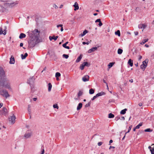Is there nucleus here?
Returning <instances> with one entry per match:
<instances>
[{"mask_svg":"<svg viewBox=\"0 0 154 154\" xmlns=\"http://www.w3.org/2000/svg\"><path fill=\"white\" fill-rule=\"evenodd\" d=\"M0 94L6 98L10 96L8 91L6 90H0Z\"/></svg>","mask_w":154,"mask_h":154,"instance_id":"1","label":"nucleus"},{"mask_svg":"<svg viewBox=\"0 0 154 154\" xmlns=\"http://www.w3.org/2000/svg\"><path fill=\"white\" fill-rule=\"evenodd\" d=\"M29 47L32 48L35 46L36 44V41L35 40H30L28 42Z\"/></svg>","mask_w":154,"mask_h":154,"instance_id":"2","label":"nucleus"},{"mask_svg":"<svg viewBox=\"0 0 154 154\" xmlns=\"http://www.w3.org/2000/svg\"><path fill=\"white\" fill-rule=\"evenodd\" d=\"M34 80L35 78L33 77H32L29 78L27 81V83L30 85L31 90H32V88H33V84L34 83Z\"/></svg>","mask_w":154,"mask_h":154,"instance_id":"3","label":"nucleus"},{"mask_svg":"<svg viewBox=\"0 0 154 154\" xmlns=\"http://www.w3.org/2000/svg\"><path fill=\"white\" fill-rule=\"evenodd\" d=\"M4 82V86L6 88L8 89H11V88L10 87V83L9 82L8 80L5 79V81Z\"/></svg>","mask_w":154,"mask_h":154,"instance_id":"4","label":"nucleus"},{"mask_svg":"<svg viewBox=\"0 0 154 154\" xmlns=\"http://www.w3.org/2000/svg\"><path fill=\"white\" fill-rule=\"evenodd\" d=\"M16 118L14 115L12 116H11L9 118V121L10 123L12 124H14L15 122V120Z\"/></svg>","mask_w":154,"mask_h":154,"instance_id":"5","label":"nucleus"},{"mask_svg":"<svg viewBox=\"0 0 154 154\" xmlns=\"http://www.w3.org/2000/svg\"><path fill=\"white\" fill-rule=\"evenodd\" d=\"M32 134L31 132H27L24 135V137L26 139H27L30 138Z\"/></svg>","mask_w":154,"mask_h":154,"instance_id":"6","label":"nucleus"},{"mask_svg":"<svg viewBox=\"0 0 154 154\" xmlns=\"http://www.w3.org/2000/svg\"><path fill=\"white\" fill-rule=\"evenodd\" d=\"M148 62V60L147 59H146L144 61H143V64L141 65L140 67H143L142 66H143V67H146L147 66Z\"/></svg>","mask_w":154,"mask_h":154,"instance_id":"7","label":"nucleus"},{"mask_svg":"<svg viewBox=\"0 0 154 154\" xmlns=\"http://www.w3.org/2000/svg\"><path fill=\"white\" fill-rule=\"evenodd\" d=\"M90 64L87 62H85L82 64L80 67H84L85 66L89 67Z\"/></svg>","mask_w":154,"mask_h":154,"instance_id":"8","label":"nucleus"},{"mask_svg":"<svg viewBox=\"0 0 154 154\" xmlns=\"http://www.w3.org/2000/svg\"><path fill=\"white\" fill-rule=\"evenodd\" d=\"M5 75V72L3 68H0V76L1 77H4Z\"/></svg>","mask_w":154,"mask_h":154,"instance_id":"9","label":"nucleus"},{"mask_svg":"<svg viewBox=\"0 0 154 154\" xmlns=\"http://www.w3.org/2000/svg\"><path fill=\"white\" fill-rule=\"evenodd\" d=\"M89 79V76L87 75L84 76L82 78V80L83 81L85 82L88 81Z\"/></svg>","mask_w":154,"mask_h":154,"instance_id":"10","label":"nucleus"},{"mask_svg":"<svg viewBox=\"0 0 154 154\" xmlns=\"http://www.w3.org/2000/svg\"><path fill=\"white\" fill-rule=\"evenodd\" d=\"M58 37V36H56L55 37V36L53 35V36H50L49 37V39L50 41H51L52 39H54V41H56Z\"/></svg>","mask_w":154,"mask_h":154,"instance_id":"11","label":"nucleus"},{"mask_svg":"<svg viewBox=\"0 0 154 154\" xmlns=\"http://www.w3.org/2000/svg\"><path fill=\"white\" fill-rule=\"evenodd\" d=\"M97 49V47H93L90 49L88 51V53H91L92 52L96 50Z\"/></svg>","mask_w":154,"mask_h":154,"instance_id":"12","label":"nucleus"},{"mask_svg":"<svg viewBox=\"0 0 154 154\" xmlns=\"http://www.w3.org/2000/svg\"><path fill=\"white\" fill-rule=\"evenodd\" d=\"M73 7L75 8L74 9V11H76L77 10L79 9V6L78 4L76 2L75 3L74 5H73Z\"/></svg>","mask_w":154,"mask_h":154,"instance_id":"13","label":"nucleus"},{"mask_svg":"<svg viewBox=\"0 0 154 154\" xmlns=\"http://www.w3.org/2000/svg\"><path fill=\"white\" fill-rule=\"evenodd\" d=\"M95 23L99 22V23L98 24V25L100 26H102L103 25V23L101 22V20L100 19H97V20H96L95 21Z\"/></svg>","mask_w":154,"mask_h":154,"instance_id":"14","label":"nucleus"},{"mask_svg":"<svg viewBox=\"0 0 154 154\" xmlns=\"http://www.w3.org/2000/svg\"><path fill=\"white\" fill-rule=\"evenodd\" d=\"M10 63L11 64H14L15 63L14 58V57H12V56L10 58Z\"/></svg>","mask_w":154,"mask_h":154,"instance_id":"15","label":"nucleus"},{"mask_svg":"<svg viewBox=\"0 0 154 154\" xmlns=\"http://www.w3.org/2000/svg\"><path fill=\"white\" fill-rule=\"evenodd\" d=\"M128 64H129L130 66H132L133 65V61L131 59H129L128 62Z\"/></svg>","mask_w":154,"mask_h":154,"instance_id":"16","label":"nucleus"},{"mask_svg":"<svg viewBox=\"0 0 154 154\" xmlns=\"http://www.w3.org/2000/svg\"><path fill=\"white\" fill-rule=\"evenodd\" d=\"M68 43V42H66L65 43L63 44L62 46L63 47L65 48L69 49H70V48L68 46H67L66 45Z\"/></svg>","mask_w":154,"mask_h":154,"instance_id":"17","label":"nucleus"},{"mask_svg":"<svg viewBox=\"0 0 154 154\" xmlns=\"http://www.w3.org/2000/svg\"><path fill=\"white\" fill-rule=\"evenodd\" d=\"M82 54H80V56L77 58L76 60V62L77 63L79 62L81 60L82 58Z\"/></svg>","mask_w":154,"mask_h":154,"instance_id":"18","label":"nucleus"},{"mask_svg":"<svg viewBox=\"0 0 154 154\" xmlns=\"http://www.w3.org/2000/svg\"><path fill=\"white\" fill-rule=\"evenodd\" d=\"M26 35L23 33H21L20 34L19 38L20 39H22L23 38H25L26 37Z\"/></svg>","mask_w":154,"mask_h":154,"instance_id":"19","label":"nucleus"},{"mask_svg":"<svg viewBox=\"0 0 154 154\" xmlns=\"http://www.w3.org/2000/svg\"><path fill=\"white\" fill-rule=\"evenodd\" d=\"M28 56V54L27 53L25 54L24 55L23 54H21V58L22 59H24L26 58L27 56Z\"/></svg>","mask_w":154,"mask_h":154,"instance_id":"20","label":"nucleus"},{"mask_svg":"<svg viewBox=\"0 0 154 154\" xmlns=\"http://www.w3.org/2000/svg\"><path fill=\"white\" fill-rule=\"evenodd\" d=\"M82 103H79V104L77 108V110H80L82 107Z\"/></svg>","mask_w":154,"mask_h":154,"instance_id":"21","label":"nucleus"},{"mask_svg":"<svg viewBox=\"0 0 154 154\" xmlns=\"http://www.w3.org/2000/svg\"><path fill=\"white\" fill-rule=\"evenodd\" d=\"M17 4H18L17 2V1L16 2H13L11 3H6L5 4L8 5L10 6V5H14Z\"/></svg>","mask_w":154,"mask_h":154,"instance_id":"22","label":"nucleus"},{"mask_svg":"<svg viewBox=\"0 0 154 154\" xmlns=\"http://www.w3.org/2000/svg\"><path fill=\"white\" fill-rule=\"evenodd\" d=\"M105 93H104V92H101L100 93H98L96 95H97V97H98L99 96H101L102 95H105Z\"/></svg>","mask_w":154,"mask_h":154,"instance_id":"23","label":"nucleus"},{"mask_svg":"<svg viewBox=\"0 0 154 154\" xmlns=\"http://www.w3.org/2000/svg\"><path fill=\"white\" fill-rule=\"evenodd\" d=\"M148 40V38L145 39H143V41L140 42V44L141 45H143L145 43L147 42Z\"/></svg>","mask_w":154,"mask_h":154,"instance_id":"24","label":"nucleus"},{"mask_svg":"<svg viewBox=\"0 0 154 154\" xmlns=\"http://www.w3.org/2000/svg\"><path fill=\"white\" fill-rule=\"evenodd\" d=\"M127 109H124L122 110L120 112V114H125L126 113V112L127 110Z\"/></svg>","mask_w":154,"mask_h":154,"instance_id":"25","label":"nucleus"},{"mask_svg":"<svg viewBox=\"0 0 154 154\" xmlns=\"http://www.w3.org/2000/svg\"><path fill=\"white\" fill-rule=\"evenodd\" d=\"M48 91L50 92L51 91V89L52 88V85L51 84V83H49L48 84Z\"/></svg>","mask_w":154,"mask_h":154,"instance_id":"26","label":"nucleus"},{"mask_svg":"<svg viewBox=\"0 0 154 154\" xmlns=\"http://www.w3.org/2000/svg\"><path fill=\"white\" fill-rule=\"evenodd\" d=\"M28 111L29 112V114H30L31 111V106L30 105H29L28 106Z\"/></svg>","mask_w":154,"mask_h":154,"instance_id":"27","label":"nucleus"},{"mask_svg":"<svg viewBox=\"0 0 154 154\" xmlns=\"http://www.w3.org/2000/svg\"><path fill=\"white\" fill-rule=\"evenodd\" d=\"M115 34L119 36H120L121 35L120 32L119 30H118L117 31L115 32Z\"/></svg>","mask_w":154,"mask_h":154,"instance_id":"28","label":"nucleus"},{"mask_svg":"<svg viewBox=\"0 0 154 154\" xmlns=\"http://www.w3.org/2000/svg\"><path fill=\"white\" fill-rule=\"evenodd\" d=\"M115 63L113 62L110 63L108 65V66L109 67H111Z\"/></svg>","mask_w":154,"mask_h":154,"instance_id":"29","label":"nucleus"},{"mask_svg":"<svg viewBox=\"0 0 154 154\" xmlns=\"http://www.w3.org/2000/svg\"><path fill=\"white\" fill-rule=\"evenodd\" d=\"M3 111L4 113V114H6L8 112L7 109L5 107H3Z\"/></svg>","mask_w":154,"mask_h":154,"instance_id":"30","label":"nucleus"},{"mask_svg":"<svg viewBox=\"0 0 154 154\" xmlns=\"http://www.w3.org/2000/svg\"><path fill=\"white\" fill-rule=\"evenodd\" d=\"M123 52V50L120 48H119L118 50V54H121Z\"/></svg>","mask_w":154,"mask_h":154,"instance_id":"31","label":"nucleus"},{"mask_svg":"<svg viewBox=\"0 0 154 154\" xmlns=\"http://www.w3.org/2000/svg\"><path fill=\"white\" fill-rule=\"evenodd\" d=\"M94 90L93 89H90L89 93L90 94H92L94 93Z\"/></svg>","mask_w":154,"mask_h":154,"instance_id":"32","label":"nucleus"},{"mask_svg":"<svg viewBox=\"0 0 154 154\" xmlns=\"http://www.w3.org/2000/svg\"><path fill=\"white\" fill-rule=\"evenodd\" d=\"M88 31L86 30H85L83 32V33L82 34H81V35L82 36L85 35L86 34V33H88Z\"/></svg>","mask_w":154,"mask_h":154,"instance_id":"33","label":"nucleus"},{"mask_svg":"<svg viewBox=\"0 0 154 154\" xmlns=\"http://www.w3.org/2000/svg\"><path fill=\"white\" fill-rule=\"evenodd\" d=\"M114 117V115L112 114V113H110L109 114V118H113Z\"/></svg>","mask_w":154,"mask_h":154,"instance_id":"34","label":"nucleus"},{"mask_svg":"<svg viewBox=\"0 0 154 154\" xmlns=\"http://www.w3.org/2000/svg\"><path fill=\"white\" fill-rule=\"evenodd\" d=\"M142 123H140L138 125H137L136 127V128L139 129L140 127L142 125Z\"/></svg>","mask_w":154,"mask_h":154,"instance_id":"35","label":"nucleus"},{"mask_svg":"<svg viewBox=\"0 0 154 154\" xmlns=\"http://www.w3.org/2000/svg\"><path fill=\"white\" fill-rule=\"evenodd\" d=\"M4 86V82H0V88H1Z\"/></svg>","mask_w":154,"mask_h":154,"instance_id":"36","label":"nucleus"},{"mask_svg":"<svg viewBox=\"0 0 154 154\" xmlns=\"http://www.w3.org/2000/svg\"><path fill=\"white\" fill-rule=\"evenodd\" d=\"M60 74L58 72H57L55 74V77H59L60 76Z\"/></svg>","mask_w":154,"mask_h":154,"instance_id":"37","label":"nucleus"},{"mask_svg":"<svg viewBox=\"0 0 154 154\" xmlns=\"http://www.w3.org/2000/svg\"><path fill=\"white\" fill-rule=\"evenodd\" d=\"M63 57L66 59H67L69 57V55H68L64 54L63 55Z\"/></svg>","mask_w":154,"mask_h":154,"instance_id":"38","label":"nucleus"},{"mask_svg":"<svg viewBox=\"0 0 154 154\" xmlns=\"http://www.w3.org/2000/svg\"><path fill=\"white\" fill-rule=\"evenodd\" d=\"M53 107L54 108H57V109H58L59 108L58 106V105L57 104H54L53 105Z\"/></svg>","mask_w":154,"mask_h":154,"instance_id":"39","label":"nucleus"},{"mask_svg":"<svg viewBox=\"0 0 154 154\" xmlns=\"http://www.w3.org/2000/svg\"><path fill=\"white\" fill-rule=\"evenodd\" d=\"M82 92L81 91H79L78 94V97H80L82 95Z\"/></svg>","mask_w":154,"mask_h":154,"instance_id":"40","label":"nucleus"},{"mask_svg":"<svg viewBox=\"0 0 154 154\" xmlns=\"http://www.w3.org/2000/svg\"><path fill=\"white\" fill-rule=\"evenodd\" d=\"M154 147H153L150 151H151V154H154Z\"/></svg>","mask_w":154,"mask_h":154,"instance_id":"41","label":"nucleus"},{"mask_svg":"<svg viewBox=\"0 0 154 154\" xmlns=\"http://www.w3.org/2000/svg\"><path fill=\"white\" fill-rule=\"evenodd\" d=\"M144 131L145 132H151L152 131V130H151L150 128H148L145 129Z\"/></svg>","mask_w":154,"mask_h":154,"instance_id":"42","label":"nucleus"},{"mask_svg":"<svg viewBox=\"0 0 154 154\" xmlns=\"http://www.w3.org/2000/svg\"><path fill=\"white\" fill-rule=\"evenodd\" d=\"M132 127V125H131L129 126V128L128 129V131L125 133V134H126L127 133H128L130 132V131L131 130V129Z\"/></svg>","mask_w":154,"mask_h":154,"instance_id":"43","label":"nucleus"},{"mask_svg":"<svg viewBox=\"0 0 154 154\" xmlns=\"http://www.w3.org/2000/svg\"><path fill=\"white\" fill-rule=\"evenodd\" d=\"M142 28L143 29H145L147 26V25L145 24H142Z\"/></svg>","mask_w":154,"mask_h":154,"instance_id":"44","label":"nucleus"},{"mask_svg":"<svg viewBox=\"0 0 154 154\" xmlns=\"http://www.w3.org/2000/svg\"><path fill=\"white\" fill-rule=\"evenodd\" d=\"M90 103H91L90 102H89L88 103L86 104L85 106V107H88L90 106Z\"/></svg>","mask_w":154,"mask_h":154,"instance_id":"45","label":"nucleus"},{"mask_svg":"<svg viewBox=\"0 0 154 154\" xmlns=\"http://www.w3.org/2000/svg\"><path fill=\"white\" fill-rule=\"evenodd\" d=\"M142 24H140L138 25V27L139 29L142 28Z\"/></svg>","mask_w":154,"mask_h":154,"instance_id":"46","label":"nucleus"},{"mask_svg":"<svg viewBox=\"0 0 154 154\" xmlns=\"http://www.w3.org/2000/svg\"><path fill=\"white\" fill-rule=\"evenodd\" d=\"M7 31L6 29H4L3 31V33L2 34L4 35H5L6 34Z\"/></svg>","mask_w":154,"mask_h":154,"instance_id":"47","label":"nucleus"},{"mask_svg":"<svg viewBox=\"0 0 154 154\" xmlns=\"http://www.w3.org/2000/svg\"><path fill=\"white\" fill-rule=\"evenodd\" d=\"M97 97V96L96 94L95 96H94L91 99V100H94V99H95Z\"/></svg>","mask_w":154,"mask_h":154,"instance_id":"48","label":"nucleus"},{"mask_svg":"<svg viewBox=\"0 0 154 154\" xmlns=\"http://www.w3.org/2000/svg\"><path fill=\"white\" fill-rule=\"evenodd\" d=\"M90 42H82V44H83V45H85V44H87V45H88L89 43Z\"/></svg>","mask_w":154,"mask_h":154,"instance_id":"49","label":"nucleus"},{"mask_svg":"<svg viewBox=\"0 0 154 154\" xmlns=\"http://www.w3.org/2000/svg\"><path fill=\"white\" fill-rule=\"evenodd\" d=\"M53 7L54 8L56 9H57L58 8V7L57 6V5L55 4H53Z\"/></svg>","mask_w":154,"mask_h":154,"instance_id":"50","label":"nucleus"},{"mask_svg":"<svg viewBox=\"0 0 154 154\" xmlns=\"http://www.w3.org/2000/svg\"><path fill=\"white\" fill-rule=\"evenodd\" d=\"M3 30L2 28H0V35L2 34Z\"/></svg>","mask_w":154,"mask_h":154,"instance_id":"51","label":"nucleus"},{"mask_svg":"<svg viewBox=\"0 0 154 154\" xmlns=\"http://www.w3.org/2000/svg\"><path fill=\"white\" fill-rule=\"evenodd\" d=\"M103 143L102 142H99L98 143V145L99 146H100L101 145H102Z\"/></svg>","mask_w":154,"mask_h":154,"instance_id":"52","label":"nucleus"},{"mask_svg":"<svg viewBox=\"0 0 154 154\" xmlns=\"http://www.w3.org/2000/svg\"><path fill=\"white\" fill-rule=\"evenodd\" d=\"M134 33L135 35H137L138 34V32L137 31H135L134 32Z\"/></svg>","mask_w":154,"mask_h":154,"instance_id":"53","label":"nucleus"},{"mask_svg":"<svg viewBox=\"0 0 154 154\" xmlns=\"http://www.w3.org/2000/svg\"><path fill=\"white\" fill-rule=\"evenodd\" d=\"M34 31L36 32H38V33L40 32V31H39L37 29H35L34 30Z\"/></svg>","mask_w":154,"mask_h":154,"instance_id":"54","label":"nucleus"},{"mask_svg":"<svg viewBox=\"0 0 154 154\" xmlns=\"http://www.w3.org/2000/svg\"><path fill=\"white\" fill-rule=\"evenodd\" d=\"M113 142V141L112 140H110L109 142V145H111V143Z\"/></svg>","mask_w":154,"mask_h":154,"instance_id":"55","label":"nucleus"},{"mask_svg":"<svg viewBox=\"0 0 154 154\" xmlns=\"http://www.w3.org/2000/svg\"><path fill=\"white\" fill-rule=\"evenodd\" d=\"M62 26H63V25L62 24H59L57 25V27L58 28L59 27H61Z\"/></svg>","mask_w":154,"mask_h":154,"instance_id":"56","label":"nucleus"},{"mask_svg":"<svg viewBox=\"0 0 154 154\" xmlns=\"http://www.w3.org/2000/svg\"><path fill=\"white\" fill-rule=\"evenodd\" d=\"M45 152V150L44 149H43L42 151L41 154H44Z\"/></svg>","mask_w":154,"mask_h":154,"instance_id":"57","label":"nucleus"},{"mask_svg":"<svg viewBox=\"0 0 154 154\" xmlns=\"http://www.w3.org/2000/svg\"><path fill=\"white\" fill-rule=\"evenodd\" d=\"M142 58V56L141 55H140L139 56V58H138L139 60H140V59Z\"/></svg>","mask_w":154,"mask_h":154,"instance_id":"58","label":"nucleus"},{"mask_svg":"<svg viewBox=\"0 0 154 154\" xmlns=\"http://www.w3.org/2000/svg\"><path fill=\"white\" fill-rule=\"evenodd\" d=\"M142 103H140L139 104H138V105L139 106H142Z\"/></svg>","mask_w":154,"mask_h":154,"instance_id":"59","label":"nucleus"},{"mask_svg":"<svg viewBox=\"0 0 154 154\" xmlns=\"http://www.w3.org/2000/svg\"><path fill=\"white\" fill-rule=\"evenodd\" d=\"M23 45V43H21L20 44V47H22Z\"/></svg>","mask_w":154,"mask_h":154,"instance_id":"60","label":"nucleus"},{"mask_svg":"<svg viewBox=\"0 0 154 154\" xmlns=\"http://www.w3.org/2000/svg\"><path fill=\"white\" fill-rule=\"evenodd\" d=\"M37 98H35V97L33 98V100L34 101H35L37 100Z\"/></svg>","mask_w":154,"mask_h":154,"instance_id":"61","label":"nucleus"},{"mask_svg":"<svg viewBox=\"0 0 154 154\" xmlns=\"http://www.w3.org/2000/svg\"><path fill=\"white\" fill-rule=\"evenodd\" d=\"M103 82H104V83H105L106 85H107V82H106V81L105 80H103Z\"/></svg>","mask_w":154,"mask_h":154,"instance_id":"62","label":"nucleus"},{"mask_svg":"<svg viewBox=\"0 0 154 154\" xmlns=\"http://www.w3.org/2000/svg\"><path fill=\"white\" fill-rule=\"evenodd\" d=\"M63 26H61V29H60V30L61 32L63 31Z\"/></svg>","mask_w":154,"mask_h":154,"instance_id":"63","label":"nucleus"},{"mask_svg":"<svg viewBox=\"0 0 154 154\" xmlns=\"http://www.w3.org/2000/svg\"><path fill=\"white\" fill-rule=\"evenodd\" d=\"M135 66H136V67H137L138 66V63H135Z\"/></svg>","mask_w":154,"mask_h":154,"instance_id":"64","label":"nucleus"}]
</instances>
